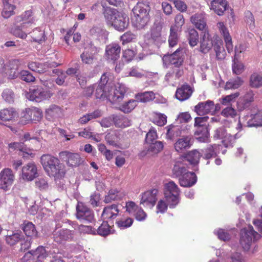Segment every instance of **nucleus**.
I'll list each match as a JSON object with an SVG mask.
<instances>
[{
  "mask_svg": "<svg viewBox=\"0 0 262 262\" xmlns=\"http://www.w3.org/2000/svg\"><path fill=\"white\" fill-rule=\"evenodd\" d=\"M146 75V72L137 67H132L126 73V76L134 77L141 78Z\"/></svg>",
  "mask_w": 262,
  "mask_h": 262,
  "instance_id": "44",
  "label": "nucleus"
},
{
  "mask_svg": "<svg viewBox=\"0 0 262 262\" xmlns=\"http://www.w3.org/2000/svg\"><path fill=\"white\" fill-rule=\"evenodd\" d=\"M105 140L109 145L114 147L118 146L119 138L117 133L107 134L105 137Z\"/></svg>",
  "mask_w": 262,
  "mask_h": 262,
  "instance_id": "50",
  "label": "nucleus"
},
{
  "mask_svg": "<svg viewBox=\"0 0 262 262\" xmlns=\"http://www.w3.org/2000/svg\"><path fill=\"white\" fill-rule=\"evenodd\" d=\"M250 85L253 88H258L262 86V76L253 74L250 77Z\"/></svg>",
  "mask_w": 262,
  "mask_h": 262,
  "instance_id": "57",
  "label": "nucleus"
},
{
  "mask_svg": "<svg viewBox=\"0 0 262 262\" xmlns=\"http://www.w3.org/2000/svg\"><path fill=\"white\" fill-rule=\"evenodd\" d=\"M40 162L50 177L60 179L63 176L64 172L63 166L58 158L50 154H44L40 157Z\"/></svg>",
  "mask_w": 262,
  "mask_h": 262,
  "instance_id": "1",
  "label": "nucleus"
},
{
  "mask_svg": "<svg viewBox=\"0 0 262 262\" xmlns=\"http://www.w3.org/2000/svg\"><path fill=\"white\" fill-rule=\"evenodd\" d=\"M14 176L10 168H5L0 172V189L6 190L12 185Z\"/></svg>",
  "mask_w": 262,
  "mask_h": 262,
  "instance_id": "14",
  "label": "nucleus"
},
{
  "mask_svg": "<svg viewBox=\"0 0 262 262\" xmlns=\"http://www.w3.org/2000/svg\"><path fill=\"white\" fill-rule=\"evenodd\" d=\"M114 122L117 127H126L130 126V121L126 117L122 115H117L113 117Z\"/></svg>",
  "mask_w": 262,
  "mask_h": 262,
  "instance_id": "42",
  "label": "nucleus"
},
{
  "mask_svg": "<svg viewBox=\"0 0 262 262\" xmlns=\"http://www.w3.org/2000/svg\"><path fill=\"white\" fill-rule=\"evenodd\" d=\"M48 254L44 247L41 246L38 247L35 250L29 251L24 255L22 258L24 261H27L35 257H36V262H41L42 260L46 258Z\"/></svg>",
  "mask_w": 262,
  "mask_h": 262,
  "instance_id": "19",
  "label": "nucleus"
},
{
  "mask_svg": "<svg viewBox=\"0 0 262 262\" xmlns=\"http://www.w3.org/2000/svg\"><path fill=\"white\" fill-rule=\"evenodd\" d=\"M137 105V102L136 100H129L128 101L121 105L120 110L125 113H128L133 110Z\"/></svg>",
  "mask_w": 262,
  "mask_h": 262,
  "instance_id": "51",
  "label": "nucleus"
},
{
  "mask_svg": "<svg viewBox=\"0 0 262 262\" xmlns=\"http://www.w3.org/2000/svg\"><path fill=\"white\" fill-rule=\"evenodd\" d=\"M245 20L248 25L250 30H252L255 28L254 18L252 13L249 11L245 12Z\"/></svg>",
  "mask_w": 262,
  "mask_h": 262,
  "instance_id": "64",
  "label": "nucleus"
},
{
  "mask_svg": "<svg viewBox=\"0 0 262 262\" xmlns=\"http://www.w3.org/2000/svg\"><path fill=\"white\" fill-rule=\"evenodd\" d=\"M90 34L95 39L102 43H105L107 39L108 33L101 26H95L90 30Z\"/></svg>",
  "mask_w": 262,
  "mask_h": 262,
  "instance_id": "24",
  "label": "nucleus"
},
{
  "mask_svg": "<svg viewBox=\"0 0 262 262\" xmlns=\"http://www.w3.org/2000/svg\"><path fill=\"white\" fill-rule=\"evenodd\" d=\"M155 98L154 93L151 92H146L143 93L138 94L136 96V101L146 102L152 100Z\"/></svg>",
  "mask_w": 262,
  "mask_h": 262,
  "instance_id": "47",
  "label": "nucleus"
},
{
  "mask_svg": "<svg viewBox=\"0 0 262 262\" xmlns=\"http://www.w3.org/2000/svg\"><path fill=\"white\" fill-rule=\"evenodd\" d=\"M214 50L217 59H222L225 57V52L221 42H216L214 45Z\"/></svg>",
  "mask_w": 262,
  "mask_h": 262,
  "instance_id": "55",
  "label": "nucleus"
},
{
  "mask_svg": "<svg viewBox=\"0 0 262 262\" xmlns=\"http://www.w3.org/2000/svg\"><path fill=\"white\" fill-rule=\"evenodd\" d=\"M3 8L2 15L5 18H8L14 14L16 8L14 0H2Z\"/></svg>",
  "mask_w": 262,
  "mask_h": 262,
  "instance_id": "31",
  "label": "nucleus"
},
{
  "mask_svg": "<svg viewBox=\"0 0 262 262\" xmlns=\"http://www.w3.org/2000/svg\"><path fill=\"white\" fill-rule=\"evenodd\" d=\"M163 28L162 24L161 23H155L151 30V38L149 39L147 44L150 45L153 43H159L162 40L161 32Z\"/></svg>",
  "mask_w": 262,
  "mask_h": 262,
  "instance_id": "25",
  "label": "nucleus"
},
{
  "mask_svg": "<svg viewBox=\"0 0 262 262\" xmlns=\"http://www.w3.org/2000/svg\"><path fill=\"white\" fill-rule=\"evenodd\" d=\"M191 23L196 28L203 32L208 31L206 21L203 13H196L190 17Z\"/></svg>",
  "mask_w": 262,
  "mask_h": 262,
  "instance_id": "26",
  "label": "nucleus"
},
{
  "mask_svg": "<svg viewBox=\"0 0 262 262\" xmlns=\"http://www.w3.org/2000/svg\"><path fill=\"white\" fill-rule=\"evenodd\" d=\"M104 15L107 24L118 31H123L128 27L129 18L124 13L111 8H106Z\"/></svg>",
  "mask_w": 262,
  "mask_h": 262,
  "instance_id": "2",
  "label": "nucleus"
},
{
  "mask_svg": "<svg viewBox=\"0 0 262 262\" xmlns=\"http://www.w3.org/2000/svg\"><path fill=\"white\" fill-rule=\"evenodd\" d=\"M152 122L159 126H163L167 123V116L158 112H154L152 114Z\"/></svg>",
  "mask_w": 262,
  "mask_h": 262,
  "instance_id": "43",
  "label": "nucleus"
},
{
  "mask_svg": "<svg viewBox=\"0 0 262 262\" xmlns=\"http://www.w3.org/2000/svg\"><path fill=\"white\" fill-rule=\"evenodd\" d=\"M214 104L212 101L207 100L199 103L194 107V111L199 116H204L214 111Z\"/></svg>",
  "mask_w": 262,
  "mask_h": 262,
  "instance_id": "22",
  "label": "nucleus"
},
{
  "mask_svg": "<svg viewBox=\"0 0 262 262\" xmlns=\"http://www.w3.org/2000/svg\"><path fill=\"white\" fill-rule=\"evenodd\" d=\"M178 29L176 27H171L170 30V35L168 39V42L170 47L175 46L178 41Z\"/></svg>",
  "mask_w": 262,
  "mask_h": 262,
  "instance_id": "49",
  "label": "nucleus"
},
{
  "mask_svg": "<svg viewBox=\"0 0 262 262\" xmlns=\"http://www.w3.org/2000/svg\"><path fill=\"white\" fill-rule=\"evenodd\" d=\"M158 190L156 189L145 192L142 194L140 204L144 206L152 207L157 201Z\"/></svg>",
  "mask_w": 262,
  "mask_h": 262,
  "instance_id": "20",
  "label": "nucleus"
},
{
  "mask_svg": "<svg viewBox=\"0 0 262 262\" xmlns=\"http://www.w3.org/2000/svg\"><path fill=\"white\" fill-rule=\"evenodd\" d=\"M149 146L148 151L151 154H156L161 151L164 147L162 142L160 141H155L151 143H148Z\"/></svg>",
  "mask_w": 262,
  "mask_h": 262,
  "instance_id": "45",
  "label": "nucleus"
},
{
  "mask_svg": "<svg viewBox=\"0 0 262 262\" xmlns=\"http://www.w3.org/2000/svg\"><path fill=\"white\" fill-rule=\"evenodd\" d=\"M97 233L99 235L103 236H107L112 233L110 225L107 222H104L97 229Z\"/></svg>",
  "mask_w": 262,
  "mask_h": 262,
  "instance_id": "53",
  "label": "nucleus"
},
{
  "mask_svg": "<svg viewBox=\"0 0 262 262\" xmlns=\"http://www.w3.org/2000/svg\"><path fill=\"white\" fill-rule=\"evenodd\" d=\"M95 97L97 99H107V95L108 92H112V90L110 89V84H95Z\"/></svg>",
  "mask_w": 262,
  "mask_h": 262,
  "instance_id": "35",
  "label": "nucleus"
},
{
  "mask_svg": "<svg viewBox=\"0 0 262 262\" xmlns=\"http://www.w3.org/2000/svg\"><path fill=\"white\" fill-rule=\"evenodd\" d=\"M190 141L191 138L188 136L179 138L174 144V149L177 152H183L191 147Z\"/></svg>",
  "mask_w": 262,
  "mask_h": 262,
  "instance_id": "32",
  "label": "nucleus"
},
{
  "mask_svg": "<svg viewBox=\"0 0 262 262\" xmlns=\"http://www.w3.org/2000/svg\"><path fill=\"white\" fill-rule=\"evenodd\" d=\"M21 228L25 234L28 237L31 238L38 237V232L36 229L35 225L31 222L25 221L21 225Z\"/></svg>",
  "mask_w": 262,
  "mask_h": 262,
  "instance_id": "36",
  "label": "nucleus"
},
{
  "mask_svg": "<svg viewBox=\"0 0 262 262\" xmlns=\"http://www.w3.org/2000/svg\"><path fill=\"white\" fill-rule=\"evenodd\" d=\"M183 74V69L172 68L165 75V80L168 82L175 83Z\"/></svg>",
  "mask_w": 262,
  "mask_h": 262,
  "instance_id": "34",
  "label": "nucleus"
},
{
  "mask_svg": "<svg viewBox=\"0 0 262 262\" xmlns=\"http://www.w3.org/2000/svg\"><path fill=\"white\" fill-rule=\"evenodd\" d=\"M260 238V235L255 231L251 225L241 230L240 244L245 251H248L252 244Z\"/></svg>",
  "mask_w": 262,
  "mask_h": 262,
  "instance_id": "6",
  "label": "nucleus"
},
{
  "mask_svg": "<svg viewBox=\"0 0 262 262\" xmlns=\"http://www.w3.org/2000/svg\"><path fill=\"white\" fill-rule=\"evenodd\" d=\"M110 89L112 91L108 93L107 100L112 103H118L122 100L127 91L125 85L119 83L114 86L110 85Z\"/></svg>",
  "mask_w": 262,
  "mask_h": 262,
  "instance_id": "10",
  "label": "nucleus"
},
{
  "mask_svg": "<svg viewBox=\"0 0 262 262\" xmlns=\"http://www.w3.org/2000/svg\"><path fill=\"white\" fill-rule=\"evenodd\" d=\"M38 176L37 168L34 162L25 165L21 169V178L26 181H32Z\"/></svg>",
  "mask_w": 262,
  "mask_h": 262,
  "instance_id": "15",
  "label": "nucleus"
},
{
  "mask_svg": "<svg viewBox=\"0 0 262 262\" xmlns=\"http://www.w3.org/2000/svg\"><path fill=\"white\" fill-rule=\"evenodd\" d=\"M28 109L32 121H39L41 119L42 116V113L40 110L36 107Z\"/></svg>",
  "mask_w": 262,
  "mask_h": 262,
  "instance_id": "58",
  "label": "nucleus"
},
{
  "mask_svg": "<svg viewBox=\"0 0 262 262\" xmlns=\"http://www.w3.org/2000/svg\"><path fill=\"white\" fill-rule=\"evenodd\" d=\"M19 78L27 82H30L35 80V77L29 71L23 70L20 72Z\"/></svg>",
  "mask_w": 262,
  "mask_h": 262,
  "instance_id": "62",
  "label": "nucleus"
},
{
  "mask_svg": "<svg viewBox=\"0 0 262 262\" xmlns=\"http://www.w3.org/2000/svg\"><path fill=\"white\" fill-rule=\"evenodd\" d=\"M35 18L31 10H27L15 17V23H21L19 26H15L11 30V33L15 36L25 39L27 36V29L34 23Z\"/></svg>",
  "mask_w": 262,
  "mask_h": 262,
  "instance_id": "3",
  "label": "nucleus"
},
{
  "mask_svg": "<svg viewBox=\"0 0 262 262\" xmlns=\"http://www.w3.org/2000/svg\"><path fill=\"white\" fill-rule=\"evenodd\" d=\"M217 27L224 36L225 42L226 43V47L228 53L232 52L233 51V46L232 42L231 37L227 29L222 22H220L217 24Z\"/></svg>",
  "mask_w": 262,
  "mask_h": 262,
  "instance_id": "30",
  "label": "nucleus"
},
{
  "mask_svg": "<svg viewBox=\"0 0 262 262\" xmlns=\"http://www.w3.org/2000/svg\"><path fill=\"white\" fill-rule=\"evenodd\" d=\"M119 213V209L118 206L115 204L107 206L103 208L101 218L103 220H106L108 222V220H111L117 216Z\"/></svg>",
  "mask_w": 262,
  "mask_h": 262,
  "instance_id": "29",
  "label": "nucleus"
},
{
  "mask_svg": "<svg viewBox=\"0 0 262 262\" xmlns=\"http://www.w3.org/2000/svg\"><path fill=\"white\" fill-rule=\"evenodd\" d=\"M243 83V81L239 77L230 79L225 85V90L236 89L241 86Z\"/></svg>",
  "mask_w": 262,
  "mask_h": 262,
  "instance_id": "48",
  "label": "nucleus"
},
{
  "mask_svg": "<svg viewBox=\"0 0 262 262\" xmlns=\"http://www.w3.org/2000/svg\"><path fill=\"white\" fill-rule=\"evenodd\" d=\"M166 128L167 129L166 137L169 140H173L182 134L181 127L179 125L171 124L167 126Z\"/></svg>",
  "mask_w": 262,
  "mask_h": 262,
  "instance_id": "39",
  "label": "nucleus"
},
{
  "mask_svg": "<svg viewBox=\"0 0 262 262\" xmlns=\"http://www.w3.org/2000/svg\"><path fill=\"white\" fill-rule=\"evenodd\" d=\"M200 51L203 53H207L213 47L212 40L208 31L202 32L200 40Z\"/></svg>",
  "mask_w": 262,
  "mask_h": 262,
  "instance_id": "21",
  "label": "nucleus"
},
{
  "mask_svg": "<svg viewBox=\"0 0 262 262\" xmlns=\"http://www.w3.org/2000/svg\"><path fill=\"white\" fill-rule=\"evenodd\" d=\"M184 58L183 49L179 48L172 54L165 55L162 58V61L164 66L166 67L169 64H171L173 65V68L184 70L183 64Z\"/></svg>",
  "mask_w": 262,
  "mask_h": 262,
  "instance_id": "7",
  "label": "nucleus"
},
{
  "mask_svg": "<svg viewBox=\"0 0 262 262\" xmlns=\"http://www.w3.org/2000/svg\"><path fill=\"white\" fill-rule=\"evenodd\" d=\"M221 145L214 144L207 145L205 148L201 149L203 159L208 160L212 158H215L219 153Z\"/></svg>",
  "mask_w": 262,
  "mask_h": 262,
  "instance_id": "23",
  "label": "nucleus"
},
{
  "mask_svg": "<svg viewBox=\"0 0 262 262\" xmlns=\"http://www.w3.org/2000/svg\"><path fill=\"white\" fill-rule=\"evenodd\" d=\"M149 11V6L140 3L133 8L132 21L133 25L137 29H143L147 26L150 19Z\"/></svg>",
  "mask_w": 262,
  "mask_h": 262,
  "instance_id": "4",
  "label": "nucleus"
},
{
  "mask_svg": "<svg viewBox=\"0 0 262 262\" xmlns=\"http://www.w3.org/2000/svg\"><path fill=\"white\" fill-rule=\"evenodd\" d=\"M208 116L196 117L194 126L196 127L195 135L199 136L196 139L200 142H209V133L207 128Z\"/></svg>",
  "mask_w": 262,
  "mask_h": 262,
  "instance_id": "8",
  "label": "nucleus"
},
{
  "mask_svg": "<svg viewBox=\"0 0 262 262\" xmlns=\"http://www.w3.org/2000/svg\"><path fill=\"white\" fill-rule=\"evenodd\" d=\"M60 64L55 61H48L44 63L38 62H30L28 63L29 69L33 71L42 73L47 72L49 69L55 68Z\"/></svg>",
  "mask_w": 262,
  "mask_h": 262,
  "instance_id": "16",
  "label": "nucleus"
},
{
  "mask_svg": "<svg viewBox=\"0 0 262 262\" xmlns=\"http://www.w3.org/2000/svg\"><path fill=\"white\" fill-rule=\"evenodd\" d=\"M187 171V170L183 166L178 164L174 165L172 169L173 174L176 177H181Z\"/></svg>",
  "mask_w": 262,
  "mask_h": 262,
  "instance_id": "61",
  "label": "nucleus"
},
{
  "mask_svg": "<svg viewBox=\"0 0 262 262\" xmlns=\"http://www.w3.org/2000/svg\"><path fill=\"white\" fill-rule=\"evenodd\" d=\"M74 231L68 229H61L59 225H57L53 232L54 242L58 244H64L73 239Z\"/></svg>",
  "mask_w": 262,
  "mask_h": 262,
  "instance_id": "9",
  "label": "nucleus"
},
{
  "mask_svg": "<svg viewBox=\"0 0 262 262\" xmlns=\"http://www.w3.org/2000/svg\"><path fill=\"white\" fill-rule=\"evenodd\" d=\"M121 48L117 43H112L105 48V57L109 62H114L120 57Z\"/></svg>",
  "mask_w": 262,
  "mask_h": 262,
  "instance_id": "17",
  "label": "nucleus"
},
{
  "mask_svg": "<svg viewBox=\"0 0 262 262\" xmlns=\"http://www.w3.org/2000/svg\"><path fill=\"white\" fill-rule=\"evenodd\" d=\"M244 64L238 61V58H236L235 59V58H234L232 64L233 72L236 75H239L244 71Z\"/></svg>",
  "mask_w": 262,
  "mask_h": 262,
  "instance_id": "56",
  "label": "nucleus"
},
{
  "mask_svg": "<svg viewBox=\"0 0 262 262\" xmlns=\"http://www.w3.org/2000/svg\"><path fill=\"white\" fill-rule=\"evenodd\" d=\"M214 138L215 139H222V142L226 147L232 146L235 140L239 138L237 134H235L233 137L230 134H228L225 127L222 126L217 128L215 130Z\"/></svg>",
  "mask_w": 262,
  "mask_h": 262,
  "instance_id": "12",
  "label": "nucleus"
},
{
  "mask_svg": "<svg viewBox=\"0 0 262 262\" xmlns=\"http://www.w3.org/2000/svg\"><path fill=\"white\" fill-rule=\"evenodd\" d=\"M2 96L3 99L8 103H12L14 101V94L10 89H5L2 93Z\"/></svg>",
  "mask_w": 262,
  "mask_h": 262,
  "instance_id": "59",
  "label": "nucleus"
},
{
  "mask_svg": "<svg viewBox=\"0 0 262 262\" xmlns=\"http://www.w3.org/2000/svg\"><path fill=\"white\" fill-rule=\"evenodd\" d=\"M60 114V108L55 105H51L46 110V116L47 117L56 118L58 117Z\"/></svg>",
  "mask_w": 262,
  "mask_h": 262,
  "instance_id": "52",
  "label": "nucleus"
},
{
  "mask_svg": "<svg viewBox=\"0 0 262 262\" xmlns=\"http://www.w3.org/2000/svg\"><path fill=\"white\" fill-rule=\"evenodd\" d=\"M188 40L189 44L191 47L195 46L199 42V34L194 29H191L188 30Z\"/></svg>",
  "mask_w": 262,
  "mask_h": 262,
  "instance_id": "46",
  "label": "nucleus"
},
{
  "mask_svg": "<svg viewBox=\"0 0 262 262\" xmlns=\"http://www.w3.org/2000/svg\"><path fill=\"white\" fill-rule=\"evenodd\" d=\"M201 157H202L201 152L199 149H193L187 152L185 158L192 165L193 170H197L198 169V165Z\"/></svg>",
  "mask_w": 262,
  "mask_h": 262,
  "instance_id": "28",
  "label": "nucleus"
},
{
  "mask_svg": "<svg viewBox=\"0 0 262 262\" xmlns=\"http://www.w3.org/2000/svg\"><path fill=\"white\" fill-rule=\"evenodd\" d=\"M23 237L19 233H15L11 235L7 236L6 237V241L7 243L10 246H13L19 242Z\"/></svg>",
  "mask_w": 262,
  "mask_h": 262,
  "instance_id": "54",
  "label": "nucleus"
},
{
  "mask_svg": "<svg viewBox=\"0 0 262 262\" xmlns=\"http://www.w3.org/2000/svg\"><path fill=\"white\" fill-rule=\"evenodd\" d=\"M77 218L81 221L92 222L94 220V213L92 210L83 203L78 202L76 207Z\"/></svg>",
  "mask_w": 262,
  "mask_h": 262,
  "instance_id": "13",
  "label": "nucleus"
},
{
  "mask_svg": "<svg viewBox=\"0 0 262 262\" xmlns=\"http://www.w3.org/2000/svg\"><path fill=\"white\" fill-rule=\"evenodd\" d=\"M133 223V219L128 216H122L117 220L116 224L120 229H124L130 227Z\"/></svg>",
  "mask_w": 262,
  "mask_h": 262,
  "instance_id": "41",
  "label": "nucleus"
},
{
  "mask_svg": "<svg viewBox=\"0 0 262 262\" xmlns=\"http://www.w3.org/2000/svg\"><path fill=\"white\" fill-rule=\"evenodd\" d=\"M192 93L190 86L188 84H184L177 89L176 97L180 101H184L190 97Z\"/></svg>",
  "mask_w": 262,
  "mask_h": 262,
  "instance_id": "33",
  "label": "nucleus"
},
{
  "mask_svg": "<svg viewBox=\"0 0 262 262\" xmlns=\"http://www.w3.org/2000/svg\"><path fill=\"white\" fill-rule=\"evenodd\" d=\"M27 34H30L33 41L39 43H42L46 39L45 31L41 30L40 28H36L30 32L27 30Z\"/></svg>",
  "mask_w": 262,
  "mask_h": 262,
  "instance_id": "37",
  "label": "nucleus"
},
{
  "mask_svg": "<svg viewBox=\"0 0 262 262\" xmlns=\"http://www.w3.org/2000/svg\"><path fill=\"white\" fill-rule=\"evenodd\" d=\"M60 158L70 166H77L80 164L81 159L79 154L71 153L68 151H61L59 154Z\"/></svg>",
  "mask_w": 262,
  "mask_h": 262,
  "instance_id": "18",
  "label": "nucleus"
},
{
  "mask_svg": "<svg viewBox=\"0 0 262 262\" xmlns=\"http://www.w3.org/2000/svg\"><path fill=\"white\" fill-rule=\"evenodd\" d=\"M123 196V194L116 189H112L109 190L103 200L105 203H110L113 201L120 200Z\"/></svg>",
  "mask_w": 262,
  "mask_h": 262,
  "instance_id": "40",
  "label": "nucleus"
},
{
  "mask_svg": "<svg viewBox=\"0 0 262 262\" xmlns=\"http://www.w3.org/2000/svg\"><path fill=\"white\" fill-rule=\"evenodd\" d=\"M165 200L170 208H174L179 203L180 190L178 185L170 181L164 185Z\"/></svg>",
  "mask_w": 262,
  "mask_h": 262,
  "instance_id": "5",
  "label": "nucleus"
},
{
  "mask_svg": "<svg viewBox=\"0 0 262 262\" xmlns=\"http://www.w3.org/2000/svg\"><path fill=\"white\" fill-rule=\"evenodd\" d=\"M17 115L16 111L11 107L0 110V120L9 121L12 120Z\"/></svg>",
  "mask_w": 262,
  "mask_h": 262,
  "instance_id": "38",
  "label": "nucleus"
},
{
  "mask_svg": "<svg viewBox=\"0 0 262 262\" xmlns=\"http://www.w3.org/2000/svg\"><path fill=\"white\" fill-rule=\"evenodd\" d=\"M52 96V93L49 90H44L42 88L37 87L36 89L30 90L27 94V98L31 101L40 102L49 99Z\"/></svg>",
  "mask_w": 262,
  "mask_h": 262,
  "instance_id": "11",
  "label": "nucleus"
},
{
  "mask_svg": "<svg viewBox=\"0 0 262 262\" xmlns=\"http://www.w3.org/2000/svg\"><path fill=\"white\" fill-rule=\"evenodd\" d=\"M157 130L154 127H151L146 134L145 141L148 144L157 141Z\"/></svg>",
  "mask_w": 262,
  "mask_h": 262,
  "instance_id": "60",
  "label": "nucleus"
},
{
  "mask_svg": "<svg viewBox=\"0 0 262 262\" xmlns=\"http://www.w3.org/2000/svg\"><path fill=\"white\" fill-rule=\"evenodd\" d=\"M197 181V178L193 172L187 171L179 178V183L181 186L190 187L194 185Z\"/></svg>",
  "mask_w": 262,
  "mask_h": 262,
  "instance_id": "27",
  "label": "nucleus"
},
{
  "mask_svg": "<svg viewBox=\"0 0 262 262\" xmlns=\"http://www.w3.org/2000/svg\"><path fill=\"white\" fill-rule=\"evenodd\" d=\"M136 39V36L130 32H127L120 37V39L123 44L134 41Z\"/></svg>",
  "mask_w": 262,
  "mask_h": 262,
  "instance_id": "63",
  "label": "nucleus"
}]
</instances>
